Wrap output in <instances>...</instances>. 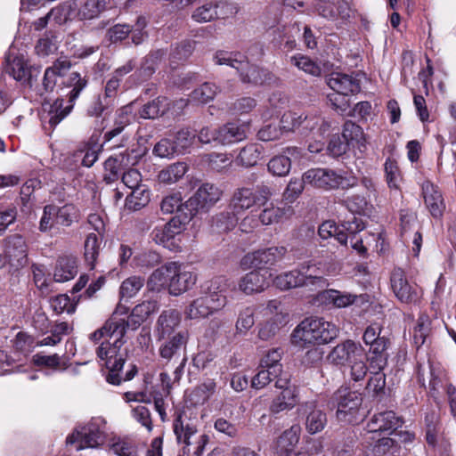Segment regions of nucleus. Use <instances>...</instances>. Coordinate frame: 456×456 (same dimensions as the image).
<instances>
[{"label": "nucleus", "instance_id": "a878e982", "mask_svg": "<svg viewBox=\"0 0 456 456\" xmlns=\"http://www.w3.org/2000/svg\"><path fill=\"white\" fill-rule=\"evenodd\" d=\"M181 314L175 309H168L163 311L159 316L156 328L155 336L159 341L162 338L172 337L175 334V330L180 326Z\"/></svg>", "mask_w": 456, "mask_h": 456}, {"label": "nucleus", "instance_id": "f03ea898", "mask_svg": "<svg viewBox=\"0 0 456 456\" xmlns=\"http://www.w3.org/2000/svg\"><path fill=\"white\" fill-rule=\"evenodd\" d=\"M68 86L72 88L68 94V105H64L63 99H56L52 104L44 105L41 119L44 126L48 124L51 129H53L71 111L75 101L87 86V80L78 72H72L69 75Z\"/></svg>", "mask_w": 456, "mask_h": 456}, {"label": "nucleus", "instance_id": "0eeeda50", "mask_svg": "<svg viewBox=\"0 0 456 456\" xmlns=\"http://www.w3.org/2000/svg\"><path fill=\"white\" fill-rule=\"evenodd\" d=\"M304 181L313 187L325 191L348 190L357 184L355 176H343L334 170L327 168H312L304 173Z\"/></svg>", "mask_w": 456, "mask_h": 456}, {"label": "nucleus", "instance_id": "a18cd8bd", "mask_svg": "<svg viewBox=\"0 0 456 456\" xmlns=\"http://www.w3.org/2000/svg\"><path fill=\"white\" fill-rule=\"evenodd\" d=\"M341 226L343 229L339 230L338 227V231H336L333 237L342 245L346 244L349 236L351 237L354 233L364 229V224L362 222V219L355 216H353L350 219L344 221L341 224Z\"/></svg>", "mask_w": 456, "mask_h": 456}, {"label": "nucleus", "instance_id": "5701e85b", "mask_svg": "<svg viewBox=\"0 0 456 456\" xmlns=\"http://www.w3.org/2000/svg\"><path fill=\"white\" fill-rule=\"evenodd\" d=\"M189 339V333L186 330H179L172 337L162 338L159 353L162 359L170 361L178 358L182 350L186 348Z\"/></svg>", "mask_w": 456, "mask_h": 456}, {"label": "nucleus", "instance_id": "4be33fe9", "mask_svg": "<svg viewBox=\"0 0 456 456\" xmlns=\"http://www.w3.org/2000/svg\"><path fill=\"white\" fill-rule=\"evenodd\" d=\"M298 411L305 417V427L309 434H317L327 425L326 413L319 409L315 403L307 402L302 404Z\"/></svg>", "mask_w": 456, "mask_h": 456}, {"label": "nucleus", "instance_id": "a211bd4d", "mask_svg": "<svg viewBox=\"0 0 456 456\" xmlns=\"http://www.w3.org/2000/svg\"><path fill=\"white\" fill-rule=\"evenodd\" d=\"M363 348L353 340L337 345L328 354V360L335 365L349 364L355 359L362 358Z\"/></svg>", "mask_w": 456, "mask_h": 456}, {"label": "nucleus", "instance_id": "6e6552de", "mask_svg": "<svg viewBox=\"0 0 456 456\" xmlns=\"http://www.w3.org/2000/svg\"><path fill=\"white\" fill-rule=\"evenodd\" d=\"M271 195V189L265 184L258 185L256 190L240 187L233 191L228 207L236 216L241 215L255 205L265 206Z\"/></svg>", "mask_w": 456, "mask_h": 456}, {"label": "nucleus", "instance_id": "4468645a", "mask_svg": "<svg viewBox=\"0 0 456 456\" xmlns=\"http://www.w3.org/2000/svg\"><path fill=\"white\" fill-rule=\"evenodd\" d=\"M230 285L231 282L229 279L220 275L206 281L201 284L200 290L202 295L208 298L210 305L220 311L227 304L225 292Z\"/></svg>", "mask_w": 456, "mask_h": 456}, {"label": "nucleus", "instance_id": "3c124183", "mask_svg": "<svg viewBox=\"0 0 456 456\" xmlns=\"http://www.w3.org/2000/svg\"><path fill=\"white\" fill-rule=\"evenodd\" d=\"M218 4L214 2L205 3L197 7L192 14L191 19L199 23L210 22L219 18Z\"/></svg>", "mask_w": 456, "mask_h": 456}, {"label": "nucleus", "instance_id": "4c0bfd02", "mask_svg": "<svg viewBox=\"0 0 456 456\" xmlns=\"http://www.w3.org/2000/svg\"><path fill=\"white\" fill-rule=\"evenodd\" d=\"M77 4L76 0H67L51 9L50 16H52L53 20L56 24L63 25L77 19Z\"/></svg>", "mask_w": 456, "mask_h": 456}, {"label": "nucleus", "instance_id": "e2e57ef3", "mask_svg": "<svg viewBox=\"0 0 456 456\" xmlns=\"http://www.w3.org/2000/svg\"><path fill=\"white\" fill-rule=\"evenodd\" d=\"M194 50V43L191 41H183L177 44L170 53L171 64H178L179 61L187 60Z\"/></svg>", "mask_w": 456, "mask_h": 456}, {"label": "nucleus", "instance_id": "de8ad7c7", "mask_svg": "<svg viewBox=\"0 0 456 456\" xmlns=\"http://www.w3.org/2000/svg\"><path fill=\"white\" fill-rule=\"evenodd\" d=\"M285 322V316L275 314L268 321L259 324L258 338L262 340H269L273 338Z\"/></svg>", "mask_w": 456, "mask_h": 456}, {"label": "nucleus", "instance_id": "2f4dec72", "mask_svg": "<svg viewBox=\"0 0 456 456\" xmlns=\"http://www.w3.org/2000/svg\"><path fill=\"white\" fill-rule=\"evenodd\" d=\"M357 295L342 292L337 289H324L317 295V300L322 304L331 305L336 308H344L353 305Z\"/></svg>", "mask_w": 456, "mask_h": 456}, {"label": "nucleus", "instance_id": "f8f14e48", "mask_svg": "<svg viewBox=\"0 0 456 456\" xmlns=\"http://www.w3.org/2000/svg\"><path fill=\"white\" fill-rule=\"evenodd\" d=\"M277 389L281 392L277 395L272 403L270 404L269 411L273 414H278L284 411L292 410L298 403V388L297 386L292 385L290 379L288 375L283 378H279L274 384Z\"/></svg>", "mask_w": 456, "mask_h": 456}, {"label": "nucleus", "instance_id": "58836bf2", "mask_svg": "<svg viewBox=\"0 0 456 456\" xmlns=\"http://www.w3.org/2000/svg\"><path fill=\"white\" fill-rule=\"evenodd\" d=\"M119 314H126V308L125 306L118 305L111 317L106 321L105 325L109 338L114 337V341L124 342L123 338L127 330L124 325V318L119 317Z\"/></svg>", "mask_w": 456, "mask_h": 456}, {"label": "nucleus", "instance_id": "412c9836", "mask_svg": "<svg viewBox=\"0 0 456 456\" xmlns=\"http://www.w3.org/2000/svg\"><path fill=\"white\" fill-rule=\"evenodd\" d=\"M171 280L168 283V292L179 296L194 286L197 276L189 271L183 270L176 262H172Z\"/></svg>", "mask_w": 456, "mask_h": 456}, {"label": "nucleus", "instance_id": "aec40b11", "mask_svg": "<svg viewBox=\"0 0 456 456\" xmlns=\"http://www.w3.org/2000/svg\"><path fill=\"white\" fill-rule=\"evenodd\" d=\"M286 254L287 248L283 246L271 247L258 249L248 255L245 258L249 260L252 267L262 270L276 265L283 259Z\"/></svg>", "mask_w": 456, "mask_h": 456}, {"label": "nucleus", "instance_id": "7c9ffc66", "mask_svg": "<svg viewBox=\"0 0 456 456\" xmlns=\"http://www.w3.org/2000/svg\"><path fill=\"white\" fill-rule=\"evenodd\" d=\"M301 428L293 425L285 430L277 441V453L279 456H297L296 446L299 442Z\"/></svg>", "mask_w": 456, "mask_h": 456}, {"label": "nucleus", "instance_id": "7ed1b4c3", "mask_svg": "<svg viewBox=\"0 0 456 456\" xmlns=\"http://www.w3.org/2000/svg\"><path fill=\"white\" fill-rule=\"evenodd\" d=\"M173 430L179 444H183V455L201 456L209 437L206 434L198 435V428L194 422L187 416L179 414L174 420Z\"/></svg>", "mask_w": 456, "mask_h": 456}, {"label": "nucleus", "instance_id": "72a5a7b5", "mask_svg": "<svg viewBox=\"0 0 456 456\" xmlns=\"http://www.w3.org/2000/svg\"><path fill=\"white\" fill-rule=\"evenodd\" d=\"M246 124L229 122L219 127V143L223 145L235 143L247 138Z\"/></svg>", "mask_w": 456, "mask_h": 456}, {"label": "nucleus", "instance_id": "473e14b6", "mask_svg": "<svg viewBox=\"0 0 456 456\" xmlns=\"http://www.w3.org/2000/svg\"><path fill=\"white\" fill-rule=\"evenodd\" d=\"M390 346V340L382 336L372 343L369 348V361L372 370H382L387 364L388 354L387 352Z\"/></svg>", "mask_w": 456, "mask_h": 456}, {"label": "nucleus", "instance_id": "6ab92c4d", "mask_svg": "<svg viewBox=\"0 0 456 456\" xmlns=\"http://www.w3.org/2000/svg\"><path fill=\"white\" fill-rule=\"evenodd\" d=\"M327 85L330 89L342 96L355 94L361 91L360 79L354 73H331L327 78Z\"/></svg>", "mask_w": 456, "mask_h": 456}, {"label": "nucleus", "instance_id": "f704fd0d", "mask_svg": "<svg viewBox=\"0 0 456 456\" xmlns=\"http://www.w3.org/2000/svg\"><path fill=\"white\" fill-rule=\"evenodd\" d=\"M172 262H169L157 268L148 278L146 282L147 289L151 291L159 292L167 288L171 280Z\"/></svg>", "mask_w": 456, "mask_h": 456}, {"label": "nucleus", "instance_id": "1a4fd4ad", "mask_svg": "<svg viewBox=\"0 0 456 456\" xmlns=\"http://www.w3.org/2000/svg\"><path fill=\"white\" fill-rule=\"evenodd\" d=\"M124 342L114 341L110 343V349L108 350V358H106L105 365L108 369L106 374V380L108 383L115 386L120 385L123 381H129L137 373V367L131 365L130 369L125 373H122L126 360L119 354L118 352Z\"/></svg>", "mask_w": 456, "mask_h": 456}, {"label": "nucleus", "instance_id": "f3484780", "mask_svg": "<svg viewBox=\"0 0 456 456\" xmlns=\"http://www.w3.org/2000/svg\"><path fill=\"white\" fill-rule=\"evenodd\" d=\"M403 424L400 417L393 411H385L374 414L367 424L368 434L370 435L368 439H375L377 433L392 434Z\"/></svg>", "mask_w": 456, "mask_h": 456}, {"label": "nucleus", "instance_id": "393cba45", "mask_svg": "<svg viewBox=\"0 0 456 456\" xmlns=\"http://www.w3.org/2000/svg\"><path fill=\"white\" fill-rule=\"evenodd\" d=\"M269 276L271 274L267 271L261 272L258 269L249 272L240 279L239 289L246 295L260 293L269 287Z\"/></svg>", "mask_w": 456, "mask_h": 456}, {"label": "nucleus", "instance_id": "bb28decb", "mask_svg": "<svg viewBox=\"0 0 456 456\" xmlns=\"http://www.w3.org/2000/svg\"><path fill=\"white\" fill-rule=\"evenodd\" d=\"M5 254L12 266H23L27 263L28 246L20 234H13L6 239Z\"/></svg>", "mask_w": 456, "mask_h": 456}, {"label": "nucleus", "instance_id": "20e7f679", "mask_svg": "<svg viewBox=\"0 0 456 456\" xmlns=\"http://www.w3.org/2000/svg\"><path fill=\"white\" fill-rule=\"evenodd\" d=\"M281 126L285 132H297L299 134L309 137L313 134L322 137L330 131V123L316 114L285 112L281 118Z\"/></svg>", "mask_w": 456, "mask_h": 456}, {"label": "nucleus", "instance_id": "c85d7f7f", "mask_svg": "<svg viewBox=\"0 0 456 456\" xmlns=\"http://www.w3.org/2000/svg\"><path fill=\"white\" fill-rule=\"evenodd\" d=\"M112 0H86L77 7V20L89 21L96 20L111 7Z\"/></svg>", "mask_w": 456, "mask_h": 456}, {"label": "nucleus", "instance_id": "2eb2a0df", "mask_svg": "<svg viewBox=\"0 0 456 456\" xmlns=\"http://www.w3.org/2000/svg\"><path fill=\"white\" fill-rule=\"evenodd\" d=\"M138 158L134 155V151L126 150L117 156H111L104 162L103 180L107 183H112L118 180L120 174L131 166L137 163Z\"/></svg>", "mask_w": 456, "mask_h": 456}, {"label": "nucleus", "instance_id": "4d7b16f0", "mask_svg": "<svg viewBox=\"0 0 456 456\" xmlns=\"http://www.w3.org/2000/svg\"><path fill=\"white\" fill-rule=\"evenodd\" d=\"M144 285V278L141 276H131L123 281L119 288L120 297L131 298L134 297Z\"/></svg>", "mask_w": 456, "mask_h": 456}, {"label": "nucleus", "instance_id": "cd10ccee", "mask_svg": "<svg viewBox=\"0 0 456 456\" xmlns=\"http://www.w3.org/2000/svg\"><path fill=\"white\" fill-rule=\"evenodd\" d=\"M422 195L427 208L435 218H441L445 210V204L441 191L431 182L422 183Z\"/></svg>", "mask_w": 456, "mask_h": 456}, {"label": "nucleus", "instance_id": "338daca9", "mask_svg": "<svg viewBox=\"0 0 456 456\" xmlns=\"http://www.w3.org/2000/svg\"><path fill=\"white\" fill-rule=\"evenodd\" d=\"M134 262L137 267L152 268L161 262L160 255L153 250H147L137 254L134 257Z\"/></svg>", "mask_w": 456, "mask_h": 456}, {"label": "nucleus", "instance_id": "a19ab883", "mask_svg": "<svg viewBox=\"0 0 456 456\" xmlns=\"http://www.w3.org/2000/svg\"><path fill=\"white\" fill-rule=\"evenodd\" d=\"M213 61L216 65H226L239 71L247 64V57L240 52L217 50L213 55Z\"/></svg>", "mask_w": 456, "mask_h": 456}, {"label": "nucleus", "instance_id": "603ef678", "mask_svg": "<svg viewBox=\"0 0 456 456\" xmlns=\"http://www.w3.org/2000/svg\"><path fill=\"white\" fill-rule=\"evenodd\" d=\"M186 170L187 167L185 163L177 162L161 170L159 173L158 178L159 181L163 183H175L185 175Z\"/></svg>", "mask_w": 456, "mask_h": 456}, {"label": "nucleus", "instance_id": "13d9d810", "mask_svg": "<svg viewBox=\"0 0 456 456\" xmlns=\"http://www.w3.org/2000/svg\"><path fill=\"white\" fill-rule=\"evenodd\" d=\"M267 168L273 175L285 176L291 168L290 158L285 155L275 156L269 160Z\"/></svg>", "mask_w": 456, "mask_h": 456}, {"label": "nucleus", "instance_id": "864d4df0", "mask_svg": "<svg viewBox=\"0 0 456 456\" xmlns=\"http://www.w3.org/2000/svg\"><path fill=\"white\" fill-rule=\"evenodd\" d=\"M289 61L306 74L314 77H319L322 74V68L308 56L299 53L295 54L290 57Z\"/></svg>", "mask_w": 456, "mask_h": 456}, {"label": "nucleus", "instance_id": "49530a36", "mask_svg": "<svg viewBox=\"0 0 456 456\" xmlns=\"http://www.w3.org/2000/svg\"><path fill=\"white\" fill-rule=\"evenodd\" d=\"M79 211L73 204H65L63 206L55 205V219L57 225L69 227L74 222H77Z\"/></svg>", "mask_w": 456, "mask_h": 456}, {"label": "nucleus", "instance_id": "69168bd1", "mask_svg": "<svg viewBox=\"0 0 456 456\" xmlns=\"http://www.w3.org/2000/svg\"><path fill=\"white\" fill-rule=\"evenodd\" d=\"M345 207L353 214L365 215L370 210V204L362 195H353L344 200Z\"/></svg>", "mask_w": 456, "mask_h": 456}, {"label": "nucleus", "instance_id": "dca6fc26", "mask_svg": "<svg viewBox=\"0 0 456 456\" xmlns=\"http://www.w3.org/2000/svg\"><path fill=\"white\" fill-rule=\"evenodd\" d=\"M391 289L396 298L403 304H415L419 299L418 289L411 284L401 268H395L390 276Z\"/></svg>", "mask_w": 456, "mask_h": 456}, {"label": "nucleus", "instance_id": "052dcab7", "mask_svg": "<svg viewBox=\"0 0 456 456\" xmlns=\"http://www.w3.org/2000/svg\"><path fill=\"white\" fill-rule=\"evenodd\" d=\"M279 378H282L279 375V367L274 366V370H271L266 368L259 370L251 379V387L255 389H261L268 385L273 380H277Z\"/></svg>", "mask_w": 456, "mask_h": 456}, {"label": "nucleus", "instance_id": "8fccbe9b", "mask_svg": "<svg viewBox=\"0 0 456 456\" xmlns=\"http://www.w3.org/2000/svg\"><path fill=\"white\" fill-rule=\"evenodd\" d=\"M167 109V99L166 97H157L142 106L140 116L142 118H156L162 116Z\"/></svg>", "mask_w": 456, "mask_h": 456}, {"label": "nucleus", "instance_id": "774afa93", "mask_svg": "<svg viewBox=\"0 0 456 456\" xmlns=\"http://www.w3.org/2000/svg\"><path fill=\"white\" fill-rule=\"evenodd\" d=\"M110 450L118 456H139L136 444L127 439L118 438L111 444Z\"/></svg>", "mask_w": 456, "mask_h": 456}, {"label": "nucleus", "instance_id": "c756f323", "mask_svg": "<svg viewBox=\"0 0 456 456\" xmlns=\"http://www.w3.org/2000/svg\"><path fill=\"white\" fill-rule=\"evenodd\" d=\"M238 73L242 83L254 86L271 83L274 79V76L270 71L259 68L258 66L249 64L248 60L247 64L241 66Z\"/></svg>", "mask_w": 456, "mask_h": 456}, {"label": "nucleus", "instance_id": "5fc2aeb1", "mask_svg": "<svg viewBox=\"0 0 456 456\" xmlns=\"http://www.w3.org/2000/svg\"><path fill=\"white\" fill-rule=\"evenodd\" d=\"M262 147L257 144H248L240 151L237 161L240 165L250 167L255 166L260 159Z\"/></svg>", "mask_w": 456, "mask_h": 456}, {"label": "nucleus", "instance_id": "680f3d73", "mask_svg": "<svg viewBox=\"0 0 456 456\" xmlns=\"http://www.w3.org/2000/svg\"><path fill=\"white\" fill-rule=\"evenodd\" d=\"M400 447L390 437H382L377 440L371 451L375 456L395 455L399 452Z\"/></svg>", "mask_w": 456, "mask_h": 456}, {"label": "nucleus", "instance_id": "39448f33", "mask_svg": "<svg viewBox=\"0 0 456 456\" xmlns=\"http://www.w3.org/2000/svg\"><path fill=\"white\" fill-rule=\"evenodd\" d=\"M338 330L323 318H307L294 330V338L307 344H327L337 338Z\"/></svg>", "mask_w": 456, "mask_h": 456}, {"label": "nucleus", "instance_id": "37998d69", "mask_svg": "<svg viewBox=\"0 0 456 456\" xmlns=\"http://www.w3.org/2000/svg\"><path fill=\"white\" fill-rule=\"evenodd\" d=\"M159 208L164 215H170L175 212H176V215H183L187 212L185 202L183 203V197L180 191L172 192L163 197Z\"/></svg>", "mask_w": 456, "mask_h": 456}, {"label": "nucleus", "instance_id": "c9c22d12", "mask_svg": "<svg viewBox=\"0 0 456 456\" xmlns=\"http://www.w3.org/2000/svg\"><path fill=\"white\" fill-rule=\"evenodd\" d=\"M77 273L76 258L73 256H61L58 259L53 273V279L57 282H65L73 279Z\"/></svg>", "mask_w": 456, "mask_h": 456}, {"label": "nucleus", "instance_id": "423d86ee", "mask_svg": "<svg viewBox=\"0 0 456 456\" xmlns=\"http://www.w3.org/2000/svg\"><path fill=\"white\" fill-rule=\"evenodd\" d=\"M106 420L102 417H93L86 425L74 429L67 437V444L79 443L77 451L86 447H99L106 439Z\"/></svg>", "mask_w": 456, "mask_h": 456}, {"label": "nucleus", "instance_id": "9d476101", "mask_svg": "<svg viewBox=\"0 0 456 456\" xmlns=\"http://www.w3.org/2000/svg\"><path fill=\"white\" fill-rule=\"evenodd\" d=\"M332 400L336 403V415L339 420L348 423L357 421L356 412L362 403V397L359 392L342 387L334 393Z\"/></svg>", "mask_w": 456, "mask_h": 456}, {"label": "nucleus", "instance_id": "6e6d98bb", "mask_svg": "<svg viewBox=\"0 0 456 456\" xmlns=\"http://www.w3.org/2000/svg\"><path fill=\"white\" fill-rule=\"evenodd\" d=\"M238 223V216L231 210L221 212L214 216L212 227L216 232H226L233 229Z\"/></svg>", "mask_w": 456, "mask_h": 456}, {"label": "nucleus", "instance_id": "bf43d9fd", "mask_svg": "<svg viewBox=\"0 0 456 456\" xmlns=\"http://www.w3.org/2000/svg\"><path fill=\"white\" fill-rule=\"evenodd\" d=\"M100 251L98 235L89 233L85 241V258L91 269L94 267Z\"/></svg>", "mask_w": 456, "mask_h": 456}, {"label": "nucleus", "instance_id": "b1692460", "mask_svg": "<svg viewBox=\"0 0 456 456\" xmlns=\"http://www.w3.org/2000/svg\"><path fill=\"white\" fill-rule=\"evenodd\" d=\"M360 135H362V130L360 126L352 122L346 123L343 138L338 134L332 135L327 146V151L331 156L339 157L346 153L348 148V144L345 139L348 136H350L352 140L357 139Z\"/></svg>", "mask_w": 456, "mask_h": 456}, {"label": "nucleus", "instance_id": "c03bdc74", "mask_svg": "<svg viewBox=\"0 0 456 456\" xmlns=\"http://www.w3.org/2000/svg\"><path fill=\"white\" fill-rule=\"evenodd\" d=\"M6 72L17 81H28L31 85L32 70L28 69L23 56H16L9 63Z\"/></svg>", "mask_w": 456, "mask_h": 456}, {"label": "nucleus", "instance_id": "09e8293b", "mask_svg": "<svg viewBox=\"0 0 456 456\" xmlns=\"http://www.w3.org/2000/svg\"><path fill=\"white\" fill-rule=\"evenodd\" d=\"M150 201V192L145 185L132 189L131 193L126 199V208L132 211L140 210Z\"/></svg>", "mask_w": 456, "mask_h": 456}, {"label": "nucleus", "instance_id": "f257e3e1", "mask_svg": "<svg viewBox=\"0 0 456 456\" xmlns=\"http://www.w3.org/2000/svg\"><path fill=\"white\" fill-rule=\"evenodd\" d=\"M273 284L281 290L300 287H309L311 290H315L328 286L320 269L311 263H303L296 269L277 275Z\"/></svg>", "mask_w": 456, "mask_h": 456}, {"label": "nucleus", "instance_id": "9b49d317", "mask_svg": "<svg viewBox=\"0 0 456 456\" xmlns=\"http://www.w3.org/2000/svg\"><path fill=\"white\" fill-rule=\"evenodd\" d=\"M223 191L213 183H203L193 196L185 201L188 214L193 218L200 212H208L220 199Z\"/></svg>", "mask_w": 456, "mask_h": 456}, {"label": "nucleus", "instance_id": "e433bc0d", "mask_svg": "<svg viewBox=\"0 0 456 456\" xmlns=\"http://www.w3.org/2000/svg\"><path fill=\"white\" fill-rule=\"evenodd\" d=\"M216 312L218 310L210 305L207 297L201 296L189 304L184 315L187 319L194 320L207 318Z\"/></svg>", "mask_w": 456, "mask_h": 456}, {"label": "nucleus", "instance_id": "79ce46f5", "mask_svg": "<svg viewBox=\"0 0 456 456\" xmlns=\"http://www.w3.org/2000/svg\"><path fill=\"white\" fill-rule=\"evenodd\" d=\"M166 56V52L162 49H158L151 52L142 61L141 66L138 69L140 77L143 79L150 78L156 71L157 67Z\"/></svg>", "mask_w": 456, "mask_h": 456}, {"label": "nucleus", "instance_id": "ddd939ff", "mask_svg": "<svg viewBox=\"0 0 456 456\" xmlns=\"http://www.w3.org/2000/svg\"><path fill=\"white\" fill-rule=\"evenodd\" d=\"M191 219V214H188V212L183 215H176L166 224L156 226L151 232V238L157 244L167 247L168 242L173 240L175 235L184 230L185 225L189 224Z\"/></svg>", "mask_w": 456, "mask_h": 456}, {"label": "nucleus", "instance_id": "ea45409f", "mask_svg": "<svg viewBox=\"0 0 456 456\" xmlns=\"http://www.w3.org/2000/svg\"><path fill=\"white\" fill-rule=\"evenodd\" d=\"M293 214L291 207L280 208L273 204L265 207L258 215V220L263 225H271L281 222Z\"/></svg>", "mask_w": 456, "mask_h": 456}, {"label": "nucleus", "instance_id": "0e129e2a", "mask_svg": "<svg viewBox=\"0 0 456 456\" xmlns=\"http://www.w3.org/2000/svg\"><path fill=\"white\" fill-rule=\"evenodd\" d=\"M217 93V86L215 84L204 83L199 88L192 91L191 97L200 103H207L212 101Z\"/></svg>", "mask_w": 456, "mask_h": 456}]
</instances>
